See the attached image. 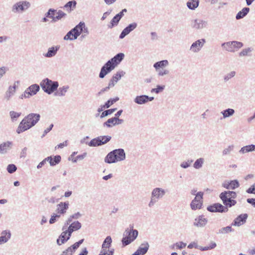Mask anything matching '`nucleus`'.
<instances>
[{"instance_id": "f257e3e1", "label": "nucleus", "mask_w": 255, "mask_h": 255, "mask_svg": "<svg viewBox=\"0 0 255 255\" xmlns=\"http://www.w3.org/2000/svg\"><path fill=\"white\" fill-rule=\"evenodd\" d=\"M39 114L31 113L26 116L20 123L17 129V132L20 133L34 126L39 120Z\"/></svg>"}, {"instance_id": "f03ea898", "label": "nucleus", "mask_w": 255, "mask_h": 255, "mask_svg": "<svg viewBox=\"0 0 255 255\" xmlns=\"http://www.w3.org/2000/svg\"><path fill=\"white\" fill-rule=\"evenodd\" d=\"M124 54L123 53H119L114 56L111 60L108 61L106 64L102 68L99 77L103 78L108 73L113 70L115 67L120 63L123 59Z\"/></svg>"}, {"instance_id": "7ed1b4c3", "label": "nucleus", "mask_w": 255, "mask_h": 255, "mask_svg": "<svg viewBox=\"0 0 255 255\" xmlns=\"http://www.w3.org/2000/svg\"><path fill=\"white\" fill-rule=\"evenodd\" d=\"M236 197L237 194L234 191H226L222 192L220 195V198L226 208L231 207L236 204Z\"/></svg>"}, {"instance_id": "20e7f679", "label": "nucleus", "mask_w": 255, "mask_h": 255, "mask_svg": "<svg viewBox=\"0 0 255 255\" xmlns=\"http://www.w3.org/2000/svg\"><path fill=\"white\" fill-rule=\"evenodd\" d=\"M58 85L57 82H53L48 79L43 80L40 83L42 89L49 94L54 92L57 89Z\"/></svg>"}, {"instance_id": "39448f33", "label": "nucleus", "mask_w": 255, "mask_h": 255, "mask_svg": "<svg viewBox=\"0 0 255 255\" xmlns=\"http://www.w3.org/2000/svg\"><path fill=\"white\" fill-rule=\"evenodd\" d=\"M203 192H198L195 198L192 201L190 206L192 210H195L201 208L203 204Z\"/></svg>"}, {"instance_id": "423d86ee", "label": "nucleus", "mask_w": 255, "mask_h": 255, "mask_svg": "<svg viewBox=\"0 0 255 255\" xmlns=\"http://www.w3.org/2000/svg\"><path fill=\"white\" fill-rule=\"evenodd\" d=\"M243 43L238 41H232L222 44L224 48L228 51H235L243 46Z\"/></svg>"}, {"instance_id": "0eeeda50", "label": "nucleus", "mask_w": 255, "mask_h": 255, "mask_svg": "<svg viewBox=\"0 0 255 255\" xmlns=\"http://www.w3.org/2000/svg\"><path fill=\"white\" fill-rule=\"evenodd\" d=\"M137 235L138 232L136 230H132L128 232V236L123 238L122 240L123 246H126L129 244L136 239Z\"/></svg>"}, {"instance_id": "6e6552de", "label": "nucleus", "mask_w": 255, "mask_h": 255, "mask_svg": "<svg viewBox=\"0 0 255 255\" xmlns=\"http://www.w3.org/2000/svg\"><path fill=\"white\" fill-rule=\"evenodd\" d=\"M66 14L61 10L56 11L50 9L47 13V16L51 17L53 21H56L63 17Z\"/></svg>"}, {"instance_id": "1a4fd4ad", "label": "nucleus", "mask_w": 255, "mask_h": 255, "mask_svg": "<svg viewBox=\"0 0 255 255\" xmlns=\"http://www.w3.org/2000/svg\"><path fill=\"white\" fill-rule=\"evenodd\" d=\"M208 211L212 212H226L228 211L227 208L224 207L220 203H216L208 207Z\"/></svg>"}, {"instance_id": "9d476101", "label": "nucleus", "mask_w": 255, "mask_h": 255, "mask_svg": "<svg viewBox=\"0 0 255 255\" xmlns=\"http://www.w3.org/2000/svg\"><path fill=\"white\" fill-rule=\"evenodd\" d=\"M63 232L60 235L59 239L57 240V243L59 245H61L69 240L71 236H69V233L64 227L62 228Z\"/></svg>"}, {"instance_id": "9b49d317", "label": "nucleus", "mask_w": 255, "mask_h": 255, "mask_svg": "<svg viewBox=\"0 0 255 255\" xmlns=\"http://www.w3.org/2000/svg\"><path fill=\"white\" fill-rule=\"evenodd\" d=\"M69 207L68 202H60L57 206L56 212L58 215L64 214Z\"/></svg>"}, {"instance_id": "f8f14e48", "label": "nucleus", "mask_w": 255, "mask_h": 255, "mask_svg": "<svg viewBox=\"0 0 255 255\" xmlns=\"http://www.w3.org/2000/svg\"><path fill=\"white\" fill-rule=\"evenodd\" d=\"M30 5L28 2H19L15 4L13 6V10L14 11H23L27 9Z\"/></svg>"}, {"instance_id": "ddd939ff", "label": "nucleus", "mask_w": 255, "mask_h": 255, "mask_svg": "<svg viewBox=\"0 0 255 255\" xmlns=\"http://www.w3.org/2000/svg\"><path fill=\"white\" fill-rule=\"evenodd\" d=\"M205 42V41L204 39L197 40L192 44L190 49L194 52L199 51L203 46Z\"/></svg>"}, {"instance_id": "4468645a", "label": "nucleus", "mask_w": 255, "mask_h": 255, "mask_svg": "<svg viewBox=\"0 0 255 255\" xmlns=\"http://www.w3.org/2000/svg\"><path fill=\"white\" fill-rule=\"evenodd\" d=\"M39 89V87L38 85L36 84L31 85L25 91V97H29V96L36 94V93L38 91Z\"/></svg>"}, {"instance_id": "2eb2a0df", "label": "nucleus", "mask_w": 255, "mask_h": 255, "mask_svg": "<svg viewBox=\"0 0 255 255\" xmlns=\"http://www.w3.org/2000/svg\"><path fill=\"white\" fill-rule=\"evenodd\" d=\"M248 215L247 214H241L237 217L233 224L234 226H240L244 224L247 219Z\"/></svg>"}, {"instance_id": "dca6fc26", "label": "nucleus", "mask_w": 255, "mask_h": 255, "mask_svg": "<svg viewBox=\"0 0 255 255\" xmlns=\"http://www.w3.org/2000/svg\"><path fill=\"white\" fill-rule=\"evenodd\" d=\"M152 198L151 201L149 204V205L151 206L153 204V200H154L153 198H158L159 197H162L164 194V191L163 190H161L160 188H156L154 189L152 193Z\"/></svg>"}, {"instance_id": "f3484780", "label": "nucleus", "mask_w": 255, "mask_h": 255, "mask_svg": "<svg viewBox=\"0 0 255 255\" xmlns=\"http://www.w3.org/2000/svg\"><path fill=\"white\" fill-rule=\"evenodd\" d=\"M153 99V97L149 98L147 96L142 95L137 96L134 99V102L138 104H143L147 102L148 101H151Z\"/></svg>"}, {"instance_id": "a211bd4d", "label": "nucleus", "mask_w": 255, "mask_h": 255, "mask_svg": "<svg viewBox=\"0 0 255 255\" xmlns=\"http://www.w3.org/2000/svg\"><path fill=\"white\" fill-rule=\"evenodd\" d=\"M223 186L226 189H234L239 186V183L237 180H233L230 182H225L223 184Z\"/></svg>"}, {"instance_id": "6ab92c4d", "label": "nucleus", "mask_w": 255, "mask_h": 255, "mask_svg": "<svg viewBox=\"0 0 255 255\" xmlns=\"http://www.w3.org/2000/svg\"><path fill=\"white\" fill-rule=\"evenodd\" d=\"M122 120H120L119 118L117 117H114L111 119H109L105 123V125L108 127H111L112 126H115L116 125H118L121 124Z\"/></svg>"}, {"instance_id": "aec40b11", "label": "nucleus", "mask_w": 255, "mask_h": 255, "mask_svg": "<svg viewBox=\"0 0 255 255\" xmlns=\"http://www.w3.org/2000/svg\"><path fill=\"white\" fill-rule=\"evenodd\" d=\"M81 227V224L77 221L72 223L67 230L69 233V236H71L73 232L79 230Z\"/></svg>"}, {"instance_id": "412c9836", "label": "nucleus", "mask_w": 255, "mask_h": 255, "mask_svg": "<svg viewBox=\"0 0 255 255\" xmlns=\"http://www.w3.org/2000/svg\"><path fill=\"white\" fill-rule=\"evenodd\" d=\"M11 145L12 142L10 141H6L0 144V153H6L11 148Z\"/></svg>"}, {"instance_id": "4be33fe9", "label": "nucleus", "mask_w": 255, "mask_h": 255, "mask_svg": "<svg viewBox=\"0 0 255 255\" xmlns=\"http://www.w3.org/2000/svg\"><path fill=\"white\" fill-rule=\"evenodd\" d=\"M121 74L119 73H116L111 79L108 86L106 87V89H110V88L114 87L115 84L121 79Z\"/></svg>"}, {"instance_id": "5701e85b", "label": "nucleus", "mask_w": 255, "mask_h": 255, "mask_svg": "<svg viewBox=\"0 0 255 255\" xmlns=\"http://www.w3.org/2000/svg\"><path fill=\"white\" fill-rule=\"evenodd\" d=\"M116 158L117 161L123 160L125 159L126 156L124 150L122 149H118L115 150Z\"/></svg>"}, {"instance_id": "b1692460", "label": "nucleus", "mask_w": 255, "mask_h": 255, "mask_svg": "<svg viewBox=\"0 0 255 255\" xmlns=\"http://www.w3.org/2000/svg\"><path fill=\"white\" fill-rule=\"evenodd\" d=\"M115 150L113 151L110 152L106 157L105 159V161L106 162L108 163H112L117 162L116 155L115 154Z\"/></svg>"}, {"instance_id": "393cba45", "label": "nucleus", "mask_w": 255, "mask_h": 255, "mask_svg": "<svg viewBox=\"0 0 255 255\" xmlns=\"http://www.w3.org/2000/svg\"><path fill=\"white\" fill-rule=\"evenodd\" d=\"M74 28H76L75 33H78V36L83 31H86V33L88 32L87 28H85V24L84 22H80Z\"/></svg>"}, {"instance_id": "a878e982", "label": "nucleus", "mask_w": 255, "mask_h": 255, "mask_svg": "<svg viewBox=\"0 0 255 255\" xmlns=\"http://www.w3.org/2000/svg\"><path fill=\"white\" fill-rule=\"evenodd\" d=\"M76 28H73L64 36V39L65 40H74L78 37V33H75V30Z\"/></svg>"}, {"instance_id": "bb28decb", "label": "nucleus", "mask_w": 255, "mask_h": 255, "mask_svg": "<svg viewBox=\"0 0 255 255\" xmlns=\"http://www.w3.org/2000/svg\"><path fill=\"white\" fill-rule=\"evenodd\" d=\"M207 222V220L203 216H200L195 219V225L198 227H202L205 226Z\"/></svg>"}, {"instance_id": "cd10ccee", "label": "nucleus", "mask_w": 255, "mask_h": 255, "mask_svg": "<svg viewBox=\"0 0 255 255\" xmlns=\"http://www.w3.org/2000/svg\"><path fill=\"white\" fill-rule=\"evenodd\" d=\"M47 161H49L50 164L52 166L58 164L61 160V156L60 155H57L54 157H48L46 158Z\"/></svg>"}, {"instance_id": "c85d7f7f", "label": "nucleus", "mask_w": 255, "mask_h": 255, "mask_svg": "<svg viewBox=\"0 0 255 255\" xmlns=\"http://www.w3.org/2000/svg\"><path fill=\"white\" fill-rule=\"evenodd\" d=\"M10 238V233L6 231H3L0 236V245L6 242Z\"/></svg>"}, {"instance_id": "c756f323", "label": "nucleus", "mask_w": 255, "mask_h": 255, "mask_svg": "<svg viewBox=\"0 0 255 255\" xmlns=\"http://www.w3.org/2000/svg\"><path fill=\"white\" fill-rule=\"evenodd\" d=\"M168 64V62L166 60L160 61L155 63L153 66L156 71L159 70L160 68L163 69Z\"/></svg>"}, {"instance_id": "7c9ffc66", "label": "nucleus", "mask_w": 255, "mask_h": 255, "mask_svg": "<svg viewBox=\"0 0 255 255\" xmlns=\"http://www.w3.org/2000/svg\"><path fill=\"white\" fill-rule=\"evenodd\" d=\"M143 247H140L135 253L134 255H143L147 251L148 245L147 244L143 245Z\"/></svg>"}, {"instance_id": "2f4dec72", "label": "nucleus", "mask_w": 255, "mask_h": 255, "mask_svg": "<svg viewBox=\"0 0 255 255\" xmlns=\"http://www.w3.org/2000/svg\"><path fill=\"white\" fill-rule=\"evenodd\" d=\"M250 8L249 7H245L242 9L241 11H240L236 15V18L237 19H241L245 16L249 12Z\"/></svg>"}, {"instance_id": "473e14b6", "label": "nucleus", "mask_w": 255, "mask_h": 255, "mask_svg": "<svg viewBox=\"0 0 255 255\" xmlns=\"http://www.w3.org/2000/svg\"><path fill=\"white\" fill-rule=\"evenodd\" d=\"M112 243L111 237L108 236L105 240L102 245V249H109Z\"/></svg>"}, {"instance_id": "72a5a7b5", "label": "nucleus", "mask_w": 255, "mask_h": 255, "mask_svg": "<svg viewBox=\"0 0 255 255\" xmlns=\"http://www.w3.org/2000/svg\"><path fill=\"white\" fill-rule=\"evenodd\" d=\"M199 4L198 0H191L190 1L187 2V5L188 7L191 9H194L196 8Z\"/></svg>"}, {"instance_id": "f704fd0d", "label": "nucleus", "mask_w": 255, "mask_h": 255, "mask_svg": "<svg viewBox=\"0 0 255 255\" xmlns=\"http://www.w3.org/2000/svg\"><path fill=\"white\" fill-rule=\"evenodd\" d=\"M57 49L56 47H52L50 48L45 56L47 57H51L54 56L56 53Z\"/></svg>"}, {"instance_id": "c9c22d12", "label": "nucleus", "mask_w": 255, "mask_h": 255, "mask_svg": "<svg viewBox=\"0 0 255 255\" xmlns=\"http://www.w3.org/2000/svg\"><path fill=\"white\" fill-rule=\"evenodd\" d=\"M76 2L75 0L70 1L67 2L64 6V7L66 8L68 12H70L72 10V7L74 8L76 6Z\"/></svg>"}, {"instance_id": "e433bc0d", "label": "nucleus", "mask_w": 255, "mask_h": 255, "mask_svg": "<svg viewBox=\"0 0 255 255\" xmlns=\"http://www.w3.org/2000/svg\"><path fill=\"white\" fill-rule=\"evenodd\" d=\"M120 19H120L118 16H115L112 19L110 24L109 25L108 27L110 28H113L114 26L117 25L118 24Z\"/></svg>"}, {"instance_id": "4c0bfd02", "label": "nucleus", "mask_w": 255, "mask_h": 255, "mask_svg": "<svg viewBox=\"0 0 255 255\" xmlns=\"http://www.w3.org/2000/svg\"><path fill=\"white\" fill-rule=\"evenodd\" d=\"M119 100V98L116 97L115 98L111 99L108 100L105 105H103V107H106V108H109L111 106L116 103Z\"/></svg>"}, {"instance_id": "58836bf2", "label": "nucleus", "mask_w": 255, "mask_h": 255, "mask_svg": "<svg viewBox=\"0 0 255 255\" xmlns=\"http://www.w3.org/2000/svg\"><path fill=\"white\" fill-rule=\"evenodd\" d=\"M9 115L12 121L16 120L21 115L20 113H17L14 111H10Z\"/></svg>"}, {"instance_id": "ea45409f", "label": "nucleus", "mask_w": 255, "mask_h": 255, "mask_svg": "<svg viewBox=\"0 0 255 255\" xmlns=\"http://www.w3.org/2000/svg\"><path fill=\"white\" fill-rule=\"evenodd\" d=\"M234 113V110L232 109H228L227 110H226L224 111L223 112V114L224 118L228 117Z\"/></svg>"}, {"instance_id": "a19ab883", "label": "nucleus", "mask_w": 255, "mask_h": 255, "mask_svg": "<svg viewBox=\"0 0 255 255\" xmlns=\"http://www.w3.org/2000/svg\"><path fill=\"white\" fill-rule=\"evenodd\" d=\"M113 251L109 249H102L99 255H113Z\"/></svg>"}, {"instance_id": "79ce46f5", "label": "nucleus", "mask_w": 255, "mask_h": 255, "mask_svg": "<svg viewBox=\"0 0 255 255\" xmlns=\"http://www.w3.org/2000/svg\"><path fill=\"white\" fill-rule=\"evenodd\" d=\"M67 87H63L62 88H60L56 93V95L59 96L65 95V93L67 91Z\"/></svg>"}, {"instance_id": "37998d69", "label": "nucleus", "mask_w": 255, "mask_h": 255, "mask_svg": "<svg viewBox=\"0 0 255 255\" xmlns=\"http://www.w3.org/2000/svg\"><path fill=\"white\" fill-rule=\"evenodd\" d=\"M17 169L16 166L13 164H9L7 167V170L8 173H12L14 172Z\"/></svg>"}, {"instance_id": "c03bdc74", "label": "nucleus", "mask_w": 255, "mask_h": 255, "mask_svg": "<svg viewBox=\"0 0 255 255\" xmlns=\"http://www.w3.org/2000/svg\"><path fill=\"white\" fill-rule=\"evenodd\" d=\"M116 110H117V109H109V110H106L102 113V114L101 115V117L103 118V117H105L109 115H111L112 113H113Z\"/></svg>"}, {"instance_id": "a18cd8bd", "label": "nucleus", "mask_w": 255, "mask_h": 255, "mask_svg": "<svg viewBox=\"0 0 255 255\" xmlns=\"http://www.w3.org/2000/svg\"><path fill=\"white\" fill-rule=\"evenodd\" d=\"M203 163V159L202 158L198 159L194 164V168L198 169L200 168Z\"/></svg>"}, {"instance_id": "49530a36", "label": "nucleus", "mask_w": 255, "mask_h": 255, "mask_svg": "<svg viewBox=\"0 0 255 255\" xmlns=\"http://www.w3.org/2000/svg\"><path fill=\"white\" fill-rule=\"evenodd\" d=\"M99 139L100 140L102 144H103L109 141L111 139V137L107 136H100Z\"/></svg>"}, {"instance_id": "de8ad7c7", "label": "nucleus", "mask_w": 255, "mask_h": 255, "mask_svg": "<svg viewBox=\"0 0 255 255\" xmlns=\"http://www.w3.org/2000/svg\"><path fill=\"white\" fill-rule=\"evenodd\" d=\"M90 143L92 145L95 146L102 145L101 142H100V140L99 139V137L92 139Z\"/></svg>"}, {"instance_id": "09e8293b", "label": "nucleus", "mask_w": 255, "mask_h": 255, "mask_svg": "<svg viewBox=\"0 0 255 255\" xmlns=\"http://www.w3.org/2000/svg\"><path fill=\"white\" fill-rule=\"evenodd\" d=\"M74 251H75L73 250V249L70 247H69L66 251H64L62 255H72Z\"/></svg>"}, {"instance_id": "8fccbe9b", "label": "nucleus", "mask_w": 255, "mask_h": 255, "mask_svg": "<svg viewBox=\"0 0 255 255\" xmlns=\"http://www.w3.org/2000/svg\"><path fill=\"white\" fill-rule=\"evenodd\" d=\"M164 86H157L156 88L152 89L151 90V92H155L156 93H158L164 89Z\"/></svg>"}, {"instance_id": "3c124183", "label": "nucleus", "mask_w": 255, "mask_h": 255, "mask_svg": "<svg viewBox=\"0 0 255 255\" xmlns=\"http://www.w3.org/2000/svg\"><path fill=\"white\" fill-rule=\"evenodd\" d=\"M59 217H60V215H58L57 214H53V215L51 216V217L49 220V223L50 224H53L54 223H55V222L56 220V218H59Z\"/></svg>"}, {"instance_id": "603ef678", "label": "nucleus", "mask_w": 255, "mask_h": 255, "mask_svg": "<svg viewBox=\"0 0 255 255\" xmlns=\"http://www.w3.org/2000/svg\"><path fill=\"white\" fill-rule=\"evenodd\" d=\"M176 247L179 249H182L185 248L186 246V244L184 243L183 242H180L175 244Z\"/></svg>"}, {"instance_id": "864d4df0", "label": "nucleus", "mask_w": 255, "mask_h": 255, "mask_svg": "<svg viewBox=\"0 0 255 255\" xmlns=\"http://www.w3.org/2000/svg\"><path fill=\"white\" fill-rule=\"evenodd\" d=\"M130 32L128 30V29H127L126 28H125L123 30V31L122 32L120 36V38H123L124 37H125L127 34H128Z\"/></svg>"}, {"instance_id": "5fc2aeb1", "label": "nucleus", "mask_w": 255, "mask_h": 255, "mask_svg": "<svg viewBox=\"0 0 255 255\" xmlns=\"http://www.w3.org/2000/svg\"><path fill=\"white\" fill-rule=\"evenodd\" d=\"M255 149V146L254 145H250L244 147V149H245L247 152L253 151Z\"/></svg>"}, {"instance_id": "6e6d98bb", "label": "nucleus", "mask_w": 255, "mask_h": 255, "mask_svg": "<svg viewBox=\"0 0 255 255\" xmlns=\"http://www.w3.org/2000/svg\"><path fill=\"white\" fill-rule=\"evenodd\" d=\"M136 27V23H132L129 24L128 26L126 27L128 30L130 32L132 30H133L135 27Z\"/></svg>"}, {"instance_id": "4d7b16f0", "label": "nucleus", "mask_w": 255, "mask_h": 255, "mask_svg": "<svg viewBox=\"0 0 255 255\" xmlns=\"http://www.w3.org/2000/svg\"><path fill=\"white\" fill-rule=\"evenodd\" d=\"M247 192L249 193L255 194V184L253 185L247 190Z\"/></svg>"}, {"instance_id": "13d9d810", "label": "nucleus", "mask_w": 255, "mask_h": 255, "mask_svg": "<svg viewBox=\"0 0 255 255\" xmlns=\"http://www.w3.org/2000/svg\"><path fill=\"white\" fill-rule=\"evenodd\" d=\"M216 246V244L215 243H212L211 245L209 247H205L203 249V251L208 250L214 248Z\"/></svg>"}, {"instance_id": "bf43d9fd", "label": "nucleus", "mask_w": 255, "mask_h": 255, "mask_svg": "<svg viewBox=\"0 0 255 255\" xmlns=\"http://www.w3.org/2000/svg\"><path fill=\"white\" fill-rule=\"evenodd\" d=\"M168 73V71L167 70H162L161 71H159L158 75L160 76H163L164 75H166Z\"/></svg>"}, {"instance_id": "052dcab7", "label": "nucleus", "mask_w": 255, "mask_h": 255, "mask_svg": "<svg viewBox=\"0 0 255 255\" xmlns=\"http://www.w3.org/2000/svg\"><path fill=\"white\" fill-rule=\"evenodd\" d=\"M247 202L253 205H255V199H254V198L248 199Z\"/></svg>"}, {"instance_id": "680f3d73", "label": "nucleus", "mask_w": 255, "mask_h": 255, "mask_svg": "<svg viewBox=\"0 0 255 255\" xmlns=\"http://www.w3.org/2000/svg\"><path fill=\"white\" fill-rule=\"evenodd\" d=\"M47 160H46V158L43 160L42 161H41V162H40L38 165H37V168H41L42 167V166L44 165V164L45 163L46 161Z\"/></svg>"}, {"instance_id": "e2e57ef3", "label": "nucleus", "mask_w": 255, "mask_h": 255, "mask_svg": "<svg viewBox=\"0 0 255 255\" xmlns=\"http://www.w3.org/2000/svg\"><path fill=\"white\" fill-rule=\"evenodd\" d=\"M79 245L77 242L75 243L74 245H73L71 247L73 249V250L75 251L76 249H77L79 247Z\"/></svg>"}, {"instance_id": "0e129e2a", "label": "nucleus", "mask_w": 255, "mask_h": 255, "mask_svg": "<svg viewBox=\"0 0 255 255\" xmlns=\"http://www.w3.org/2000/svg\"><path fill=\"white\" fill-rule=\"evenodd\" d=\"M52 127H53V125H51L50 126L49 128H46V129L45 130V131H44V133H45V134H46L47 133H48V132H49V131L51 130V129H52Z\"/></svg>"}, {"instance_id": "69168bd1", "label": "nucleus", "mask_w": 255, "mask_h": 255, "mask_svg": "<svg viewBox=\"0 0 255 255\" xmlns=\"http://www.w3.org/2000/svg\"><path fill=\"white\" fill-rule=\"evenodd\" d=\"M66 145H67V142L65 141V142H63L62 143H60V144H58L57 146H58V148H63L64 146H66Z\"/></svg>"}, {"instance_id": "338daca9", "label": "nucleus", "mask_w": 255, "mask_h": 255, "mask_svg": "<svg viewBox=\"0 0 255 255\" xmlns=\"http://www.w3.org/2000/svg\"><path fill=\"white\" fill-rule=\"evenodd\" d=\"M116 0H105V2L108 4L114 3Z\"/></svg>"}, {"instance_id": "774afa93", "label": "nucleus", "mask_w": 255, "mask_h": 255, "mask_svg": "<svg viewBox=\"0 0 255 255\" xmlns=\"http://www.w3.org/2000/svg\"><path fill=\"white\" fill-rule=\"evenodd\" d=\"M87 254L88 252L86 249H84V250L82 251V252L79 254V255H87Z\"/></svg>"}]
</instances>
